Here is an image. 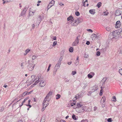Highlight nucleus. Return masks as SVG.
<instances>
[{
  "mask_svg": "<svg viewBox=\"0 0 122 122\" xmlns=\"http://www.w3.org/2000/svg\"><path fill=\"white\" fill-rule=\"evenodd\" d=\"M72 118L74 120H77L76 118V116L74 115H73L72 116Z\"/></svg>",
  "mask_w": 122,
  "mask_h": 122,
  "instance_id": "nucleus-31",
  "label": "nucleus"
},
{
  "mask_svg": "<svg viewBox=\"0 0 122 122\" xmlns=\"http://www.w3.org/2000/svg\"><path fill=\"white\" fill-rule=\"evenodd\" d=\"M106 28L107 30L108 31H109L111 29V28L109 27H107Z\"/></svg>",
  "mask_w": 122,
  "mask_h": 122,
  "instance_id": "nucleus-32",
  "label": "nucleus"
},
{
  "mask_svg": "<svg viewBox=\"0 0 122 122\" xmlns=\"http://www.w3.org/2000/svg\"><path fill=\"white\" fill-rule=\"evenodd\" d=\"M107 121L108 122H111L112 121V119L111 118H109L107 119Z\"/></svg>",
  "mask_w": 122,
  "mask_h": 122,
  "instance_id": "nucleus-38",
  "label": "nucleus"
},
{
  "mask_svg": "<svg viewBox=\"0 0 122 122\" xmlns=\"http://www.w3.org/2000/svg\"><path fill=\"white\" fill-rule=\"evenodd\" d=\"M42 18H43V17L41 16H41L40 15H39L38 17V18L39 19V20L38 19H37V22L36 23V24H37L38 25L40 23V22L41 21V20Z\"/></svg>",
  "mask_w": 122,
  "mask_h": 122,
  "instance_id": "nucleus-7",
  "label": "nucleus"
},
{
  "mask_svg": "<svg viewBox=\"0 0 122 122\" xmlns=\"http://www.w3.org/2000/svg\"><path fill=\"white\" fill-rule=\"evenodd\" d=\"M77 107H81L82 106L81 105V104L80 103H78L77 104Z\"/></svg>",
  "mask_w": 122,
  "mask_h": 122,
  "instance_id": "nucleus-37",
  "label": "nucleus"
},
{
  "mask_svg": "<svg viewBox=\"0 0 122 122\" xmlns=\"http://www.w3.org/2000/svg\"><path fill=\"white\" fill-rule=\"evenodd\" d=\"M41 74H39L38 75L35 79H32L31 80V83H33V82L35 81V83L33 85H36L39 82V80L41 78Z\"/></svg>",
  "mask_w": 122,
  "mask_h": 122,
  "instance_id": "nucleus-2",
  "label": "nucleus"
},
{
  "mask_svg": "<svg viewBox=\"0 0 122 122\" xmlns=\"http://www.w3.org/2000/svg\"><path fill=\"white\" fill-rule=\"evenodd\" d=\"M56 99H58L60 98L61 97V96L60 94H58L56 95Z\"/></svg>",
  "mask_w": 122,
  "mask_h": 122,
  "instance_id": "nucleus-23",
  "label": "nucleus"
},
{
  "mask_svg": "<svg viewBox=\"0 0 122 122\" xmlns=\"http://www.w3.org/2000/svg\"><path fill=\"white\" fill-rule=\"evenodd\" d=\"M24 103H23V102H22L21 103V104H20V107H21L23 105V104Z\"/></svg>",
  "mask_w": 122,
  "mask_h": 122,
  "instance_id": "nucleus-60",
  "label": "nucleus"
},
{
  "mask_svg": "<svg viewBox=\"0 0 122 122\" xmlns=\"http://www.w3.org/2000/svg\"><path fill=\"white\" fill-rule=\"evenodd\" d=\"M65 121L63 120H60V122H65Z\"/></svg>",
  "mask_w": 122,
  "mask_h": 122,
  "instance_id": "nucleus-64",
  "label": "nucleus"
},
{
  "mask_svg": "<svg viewBox=\"0 0 122 122\" xmlns=\"http://www.w3.org/2000/svg\"><path fill=\"white\" fill-rule=\"evenodd\" d=\"M24 122V121H22L21 120H20L18 121V122Z\"/></svg>",
  "mask_w": 122,
  "mask_h": 122,
  "instance_id": "nucleus-58",
  "label": "nucleus"
},
{
  "mask_svg": "<svg viewBox=\"0 0 122 122\" xmlns=\"http://www.w3.org/2000/svg\"><path fill=\"white\" fill-rule=\"evenodd\" d=\"M71 25L73 26H77V24H75L74 22L73 23H72L71 24Z\"/></svg>",
  "mask_w": 122,
  "mask_h": 122,
  "instance_id": "nucleus-44",
  "label": "nucleus"
},
{
  "mask_svg": "<svg viewBox=\"0 0 122 122\" xmlns=\"http://www.w3.org/2000/svg\"><path fill=\"white\" fill-rule=\"evenodd\" d=\"M121 26V22L119 21H117L116 23L115 26L116 28H118L120 27Z\"/></svg>",
  "mask_w": 122,
  "mask_h": 122,
  "instance_id": "nucleus-10",
  "label": "nucleus"
},
{
  "mask_svg": "<svg viewBox=\"0 0 122 122\" xmlns=\"http://www.w3.org/2000/svg\"><path fill=\"white\" fill-rule=\"evenodd\" d=\"M95 73L94 72H91L87 75L88 78L89 79L92 78L93 76L95 75Z\"/></svg>",
  "mask_w": 122,
  "mask_h": 122,
  "instance_id": "nucleus-8",
  "label": "nucleus"
},
{
  "mask_svg": "<svg viewBox=\"0 0 122 122\" xmlns=\"http://www.w3.org/2000/svg\"><path fill=\"white\" fill-rule=\"evenodd\" d=\"M81 97V96L79 95V94H78L76 95L75 97L76 99L80 97Z\"/></svg>",
  "mask_w": 122,
  "mask_h": 122,
  "instance_id": "nucleus-35",
  "label": "nucleus"
},
{
  "mask_svg": "<svg viewBox=\"0 0 122 122\" xmlns=\"http://www.w3.org/2000/svg\"><path fill=\"white\" fill-rule=\"evenodd\" d=\"M29 99V97H27L26 98H25L24 100V101H23V103H24L27 100Z\"/></svg>",
  "mask_w": 122,
  "mask_h": 122,
  "instance_id": "nucleus-43",
  "label": "nucleus"
},
{
  "mask_svg": "<svg viewBox=\"0 0 122 122\" xmlns=\"http://www.w3.org/2000/svg\"><path fill=\"white\" fill-rule=\"evenodd\" d=\"M57 71V70H56L54 69V71H53V76H54L56 74V73Z\"/></svg>",
  "mask_w": 122,
  "mask_h": 122,
  "instance_id": "nucleus-40",
  "label": "nucleus"
},
{
  "mask_svg": "<svg viewBox=\"0 0 122 122\" xmlns=\"http://www.w3.org/2000/svg\"><path fill=\"white\" fill-rule=\"evenodd\" d=\"M95 10L93 9H91L89 10V12L90 14L94 15L96 13V12L95 11Z\"/></svg>",
  "mask_w": 122,
  "mask_h": 122,
  "instance_id": "nucleus-14",
  "label": "nucleus"
},
{
  "mask_svg": "<svg viewBox=\"0 0 122 122\" xmlns=\"http://www.w3.org/2000/svg\"><path fill=\"white\" fill-rule=\"evenodd\" d=\"M79 40L77 39V38L72 43V45L73 46H76L79 43Z\"/></svg>",
  "mask_w": 122,
  "mask_h": 122,
  "instance_id": "nucleus-6",
  "label": "nucleus"
},
{
  "mask_svg": "<svg viewBox=\"0 0 122 122\" xmlns=\"http://www.w3.org/2000/svg\"><path fill=\"white\" fill-rule=\"evenodd\" d=\"M62 51L63 52V54H62L61 55V56H60L59 60L58 62V63H60V64H61V61H62V59L63 58V51Z\"/></svg>",
  "mask_w": 122,
  "mask_h": 122,
  "instance_id": "nucleus-13",
  "label": "nucleus"
},
{
  "mask_svg": "<svg viewBox=\"0 0 122 122\" xmlns=\"http://www.w3.org/2000/svg\"><path fill=\"white\" fill-rule=\"evenodd\" d=\"M73 17L71 16H70L67 18V20L68 21H71L73 20Z\"/></svg>",
  "mask_w": 122,
  "mask_h": 122,
  "instance_id": "nucleus-18",
  "label": "nucleus"
},
{
  "mask_svg": "<svg viewBox=\"0 0 122 122\" xmlns=\"http://www.w3.org/2000/svg\"><path fill=\"white\" fill-rule=\"evenodd\" d=\"M74 22L75 23V24H77V25L79 23V22L78 21V20H76L74 21Z\"/></svg>",
  "mask_w": 122,
  "mask_h": 122,
  "instance_id": "nucleus-42",
  "label": "nucleus"
},
{
  "mask_svg": "<svg viewBox=\"0 0 122 122\" xmlns=\"http://www.w3.org/2000/svg\"><path fill=\"white\" fill-rule=\"evenodd\" d=\"M98 87L97 86H95L94 87H93V90H94V91H96L98 89Z\"/></svg>",
  "mask_w": 122,
  "mask_h": 122,
  "instance_id": "nucleus-36",
  "label": "nucleus"
},
{
  "mask_svg": "<svg viewBox=\"0 0 122 122\" xmlns=\"http://www.w3.org/2000/svg\"><path fill=\"white\" fill-rule=\"evenodd\" d=\"M81 37V36L80 35H79L78 36H77L76 37V39L77 38V39H78V40H79V39L78 38H80Z\"/></svg>",
  "mask_w": 122,
  "mask_h": 122,
  "instance_id": "nucleus-54",
  "label": "nucleus"
},
{
  "mask_svg": "<svg viewBox=\"0 0 122 122\" xmlns=\"http://www.w3.org/2000/svg\"><path fill=\"white\" fill-rule=\"evenodd\" d=\"M53 39L54 40H56V36H54L53 37Z\"/></svg>",
  "mask_w": 122,
  "mask_h": 122,
  "instance_id": "nucleus-63",
  "label": "nucleus"
},
{
  "mask_svg": "<svg viewBox=\"0 0 122 122\" xmlns=\"http://www.w3.org/2000/svg\"><path fill=\"white\" fill-rule=\"evenodd\" d=\"M96 54L97 56H99L100 54V52L98 51L97 52Z\"/></svg>",
  "mask_w": 122,
  "mask_h": 122,
  "instance_id": "nucleus-47",
  "label": "nucleus"
},
{
  "mask_svg": "<svg viewBox=\"0 0 122 122\" xmlns=\"http://www.w3.org/2000/svg\"><path fill=\"white\" fill-rule=\"evenodd\" d=\"M106 98L105 97V96H103L102 98L101 101V102L102 103H103L105 101Z\"/></svg>",
  "mask_w": 122,
  "mask_h": 122,
  "instance_id": "nucleus-16",
  "label": "nucleus"
},
{
  "mask_svg": "<svg viewBox=\"0 0 122 122\" xmlns=\"http://www.w3.org/2000/svg\"><path fill=\"white\" fill-rule=\"evenodd\" d=\"M36 76L35 75H33L31 76V78L32 79H35L34 78H35Z\"/></svg>",
  "mask_w": 122,
  "mask_h": 122,
  "instance_id": "nucleus-45",
  "label": "nucleus"
},
{
  "mask_svg": "<svg viewBox=\"0 0 122 122\" xmlns=\"http://www.w3.org/2000/svg\"><path fill=\"white\" fill-rule=\"evenodd\" d=\"M107 78L106 77H104L103 78L102 80V81L104 83L107 80Z\"/></svg>",
  "mask_w": 122,
  "mask_h": 122,
  "instance_id": "nucleus-29",
  "label": "nucleus"
},
{
  "mask_svg": "<svg viewBox=\"0 0 122 122\" xmlns=\"http://www.w3.org/2000/svg\"><path fill=\"white\" fill-rule=\"evenodd\" d=\"M38 56H37L36 55H33L32 56V60H34Z\"/></svg>",
  "mask_w": 122,
  "mask_h": 122,
  "instance_id": "nucleus-27",
  "label": "nucleus"
},
{
  "mask_svg": "<svg viewBox=\"0 0 122 122\" xmlns=\"http://www.w3.org/2000/svg\"><path fill=\"white\" fill-rule=\"evenodd\" d=\"M75 104L74 103H72L71 104V107H72L74 105H75Z\"/></svg>",
  "mask_w": 122,
  "mask_h": 122,
  "instance_id": "nucleus-59",
  "label": "nucleus"
},
{
  "mask_svg": "<svg viewBox=\"0 0 122 122\" xmlns=\"http://www.w3.org/2000/svg\"><path fill=\"white\" fill-rule=\"evenodd\" d=\"M26 106H29V108H30L31 107V106L30 105V104H28V105H26Z\"/></svg>",
  "mask_w": 122,
  "mask_h": 122,
  "instance_id": "nucleus-62",
  "label": "nucleus"
},
{
  "mask_svg": "<svg viewBox=\"0 0 122 122\" xmlns=\"http://www.w3.org/2000/svg\"><path fill=\"white\" fill-rule=\"evenodd\" d=\"M25 12L22 11L21 14L19 16H23V15H25Z\"/></svg>",
  "mask_w": 122,
  "mask_h": 122,
  "instance_id": "nucleus-22",
  "label": "nucleus"
},
{
  "mask_svg": "<svg viewBox=\"0 0 122 122\" xmlns=\"http://www.w3.org/2000/svg\"><path fill=\"white\" fill-rule=\"evenodd\" d=\"M49 104V102L47 99L45 98L42 103V105L43 106H46L47 107Z\"/></svg>",
  "mask_w": 122,
  "mask_h": 122,
  "instance_id": "nucleus-4",
  "label": "nucleus"
},
{
  "mask_svg": "<svg viewBox=\"0 0 122 122\" xmlns=\"http://www.w3.org/2000/svg\"><path fill=\"white\" fill-rule=\"evenodd\" d=\"M30 51V50L29 49H27L25 51V54H24V55H26Z\"/></svg>",
  "mask_w": 122,
  "mask_h": 122,
  "instance_id": "nucleus-26",
  "label": "nucleus"
},
{
  "mask_svg": "<svg viewBox=\"0 0 122 122\" xmlns=\"http://www.w3.org/2000/svg\"><path fill=\"white\" fill-rule=\"evenodd\" d=\"M85 3V2H84V0L82 1V3L83 4V6L84 7H85L86 6Z\"/></svg>",
  "mask_w": 122,
  "mask_h": 122,
  "instance_id": "nucleus-49",
  "label": "nucleus"
},
{
  "mask_svg": "<svg viewBox=\"0 0 122 122\" xmlns=\"http://www.w3.org/2000/svg\"><path fill=\"white\" fill-rule=\"evenodd\" d=\"M85 111V109L83 108H81L79 109V112L80 113L83 112Z\"/></svg>",
  "mask_w": 122,
  "mask_h": 122,
  "instance_id": "nucleus-20",
  "label": "nucleus"
},
{
  "mask_svg": "<svg viewBox=\"0 0 122 122\" xmlns=\"http://www.w3.org/2000/svg\"><path fill=\"white\" fill-rule=\"evenodd\" d=\"M35 66V64H29L27 66V68L29 71H32L33 70Z\"/></svg>",
  "mask_w": 122,
  "mask_h": 122,
  "instance_id": "nucleus-3",
  "label": "nucleus"
},
{
  "mask_svg": "<svg viewBox=\"0 0 122 122\" xmlns=\"http://www.w3.org/2000/svg\"><path fill=\"white\" fill-rule=\"evenodd\" d=\"M119 72L120 74L122 76V69H120L119 70Z\"/></svg>",
  "mask_w": 122,
  "mask_h": 122,
  "instance_id": "nucleus-34",
  "label": "nucleus"
},
{
  "mask_svg": "<svg viewBox=\"0 0 122 122\" xmlns=\"http://www.w3.org/2000/svg\"><path fill=\"white\" fill-rule=\"evenodd\" d=\"M121 14V11L118 10H116L115 13V16L120 15Z\"/></svg>",
  "mask_w": 122,
  "mask_h": 122,
  "instance_id": "nucleus-9",
  "label": "nucleus"
},
{
  "mask_svg": "<svg viewBox=\"0 0 122 122\" xmlns=\"http://www.w3.org/2000/svg\"><path fill=\"white\" fill-rule=\"evenodd\" d=\"M40 86L41 87L44 86L46 84V82H44V81L43 80H41V81L40 83H39Z\"/></svg>",
  "mask_w": 122,
  "mask_h": 122,
  "instance_id": "nucleus-11",
  "label": "nucleus"
},
{
  "mask_svg": "<svg viewBox=\"0 0 122 122\" xmlns=\"http://www.w3.org/2000/svg\"><path fill=\"white\" fill-rule=\"evenodd\" d=\"M71 63H72V62L71 61L70 62H68L67 64H68V65H70L71 64Z\"/></svg>",
  "mask_w": 122,
  "mask_h": 122,
  "instance_id": "nucleus-61",
  "label": "nucleus"
},
{
  "mask_svg": "<svg viewBox=\"0 0 122 122\" xmlns=\"http://www.w3.org/2000/svg\"><path fill=\"white\" fill-rule=\"evenodd\" d=\"M112 100L114 102H116V99L115 96H113L112 99Z\"/></svg>",
  "mask_w": 122,
  "mask_h": 122,
  "instance_id": "nucleus-25",
  "label": "nucleus"
},
{
  "mask_svg": "<svg viewBox=\"0 0 122 122\" xmlns=\"http://www.w3.org/2000/svg\"><path fill=\"white\" fill-rule=\"evenodd\" d=\"M75 15L77 16H79L80 15V13L78 11H76L75 12Z\"/></svg>",
  "mask_w": 122,
  "mask_h": 122,
  "instance_id": "nucleus-28",
  "label": "nucleus"
},
{
  "mask_svg": "<svg viewBox=\"0 0 122 122\" xmlns=\"http://www.w3.org/2000/svg\"><path fill=\"white\" fill-rule=\"evenodd\" d=\"M87 30L89 32H91V33H92V32H93L92 30H91V29H87Z\"/></svg>",
  "mask_w": 122,
  "mask_h": 122,
  "instance_id": "nucleus-53",
  "label": "nucleus"
},
{
  "mask_svg": "<svg viewBox=\"0 0 122 122\" xmlns=\"http://www.w3.org/2000/svg\"><path fill=\"white\" fill-rule=\"evenodd\" d=\"M27 10V8H26L25 7L23 11L26 12V11Z\"/></svg>",
  "mask_w": 122,
  "mask_h": 122,
  "instance_id": "nucleus-48",
  "label": "nucleus"
},
{
  "mask_svg": "<svg viewBox=\"0 0 122 122\" xmlns=\"http://www.w3.org/2000/svg\"><path fill=\"white\" fill-rule=\"evenodd\" d=\"M61 64L57 62V63L55 65L54 68V69L57 70L60 68Z\"/></svg>",
  "mask_w": 122,
  "mask_h": 122,
  "instance_id": "nucleus-12",
  "label": "nucleus"
},
{
  "mask_svg": "<svg viewBox=\"0 0 122 122\" xmlns=\"http://www.w3.org/2000/svg\"><path fill=\"white\" fill-rule=\"evenodd\" d=\"M104 14L105 15H107L108 13L106 11H105L104 12Z\"/></svg>",
  "mask_w": 122,
  "mask_h": 122,
  "instance_id": "nucleus-52",
  "label": "nucleus"
},
{
  "mask_svg": "<svg viewBox=\"0 0 122 122\" xmlns=\"http://www.w3.org/2000/svg\"><path fill=\"white\" fill-rule=\"evenodd\" d=\"M79 61L78 60H76L75 64L76 66H77L79 64Z\"/></svg>",
  "mask_w": 122,
  "mask_h": 122,
  "instance_id": "nucleus-30",
  "label": "nucleus"
},
{
  "mask_svg": "<svg viewBox=\"0 0 122 122\" xmlns=\"http://www.w3.org/2000/svg\"><path fill=\"white\" fill-rule=\"evenodd\" d=\"M57 42L56 41H54L53 42V44L52 45L53 46H54L56 45L57 44Z\"/></svg>",
  "mask_w": 122,
  "mask_h": 122,
  "instance_id": "nucleus-39",
  "label": "nucleus"
},
{
  "mask_svg": "<svg viewBox=\"0 0 122 122\" xmlns=\"http://www.w3.org/2000/svg\"><path fill=\"white\" fill-rule=\"evenodd\" d=\"M70 79H66L65 80V82H67L69 81Z\"/></svg>",
  "mask_w": 122,
  "mask_h": 122,
  "instance_id": "nucleus-51",
  "label": "nucleus"
},
{
  "mask_svg": "<svg viewBox=\"0 0 122 122\" xmlns=\"http://www.w3.org/2000/svg\"><path fill=\"white\" fill-rule=\"evenodd\" d=\"M35 10H34V11H30V12H29V13H32L33 14V15L34 14V13H35Z\"/></svg>",
  "mask_w": 122,
  "mask_h": 122,
  "instance_id": "nucleus-57",
  "label": "nucleus"
},
{
  "mask_svg": "<svg viewBox=\"0 0 122 122\" xmlns=\"http://www.w3.org/2000/svg\"><path fill=\"white\" fill-rule=\"evenodd\" d=\"M93 37H95V39H99V37L98 36H97L95 34H93Z\"/></svg>",
  "mask_w": 122,
  "mask_h": 122,
  "instance_id": "nucleus-19",
  "label": "nucleus"
},
{
  "mask_svg": "<svg viewBox=\"0 0 122 122\" xmlns=\"http://www.w3.org/2000/svg\"><path fill=\"white\" fill-rule=\"evenodd\" d=\"M52 93L50 92H49L47 95H46V97L45 98H46V99H48V97L52 94Z\"/></svg>",
  "mask_w": 122,
  "mask_h": 122,
  "instance_id": "nucleus-15",
  "label": "nucleus"
},
{
  "mask_svg": "<svg viewBox=\"0 0 122 122\" xmlns=\"http://www.w3.org/2000/svg\"><path fill=\"white\" fill-rule=\"evenodd\" d=\"M88 122V121L87 119H86L85 120L83 119L82 120V122Z\"/></svg>",
  "mask_w": 122,
  "mask_h": 122,
  "instance_id": "nucleus-50",
  "label": "nucleus"
},
{
  "mask_svg": "<svg viewBox=\"0 0 122 122\" xmlns=\"http://www.w3.org/2000/svg\"><path fill=\"white\" fill-rule=\"evenodd\" d=\"M101 2H100L98 3L97 5V7L98 8H99L101 6Z\"/></svg>",
  "mask_w": 122,
  "mask_h": 122,
  "instance_id": "nucleus-21",
  "label": "nucleus"
},
{
  "mask_svg": "<svg viewBox=\"0 0 122 122\" xmlns=\"http://www.w3.org/2000/svg\"><path fill=\"white\" fill-rule=\"evenodd\" d=\"M4 109V108L3 107H0V112H2L3 111Z\"/></svg>",
  "mask_w": 122,
  "mask_h": 122,
  "instance_id": "nucleus-33",
  "label": "nucleus"
},
{
  "mask_svg": "<svg viewBox=\"0 0 122 122\" xmlns=\"http://www.w3.org/2000/svg\"><path fill=\"white\" fill-rule=\"evenodd\" d=\"M73 47H71L69 48V52H73Z\"/></svg>",
  "mask_w": 122,
  "mask_h": 122,
  "instance_id": "nucleus-24",
  "label": "nucleus"
},
{
  "mask_svg": "<svg viewBox=\"0 0 122 122\" xmlns=\"http://www.w3.org/2000/svg\"><path fill=\"white\" fill-rule=\"evenodd\" d=\"M55 1L54 0H52L51 1L47 6V10H48L50 8L54 5L55 3Z\"/></svg>",
  "mask_w": 122,
  "mask_h": 122,
  "instance_id": "nucleus-5",
  "label": "nucleus"
},
{
  "mask_svg": "<svg viewBox=\"0 0 122 122\" xmlns=\"http://www.w3.org/2000/svg\"><path fill=\"white\" fill-rule=\"evenodd\" d=\"M76 73V71H72V74L73 75H75Z\"/></svg>",
  "mask_w": 122,
  "mask_h": 122,
  "instance_id": "nucleus-41",
  "label": "nucleus"
},
{
  "mask_svg": "<svg viewBox=\"0 0 122 122\" xmlns=\"http://www.w3.org/2000/svg\"><path fill=\"white\" fill-rule=\"evenodd\" d=\"M32 92V91H30V92H27V95H29V94H30L31 93V92Z\"/></svg>",
  "mask_w": 122,
  "mask_h": 122,
  "instance_id": "nucleus-55",
  "label": "nucleus"
},
{
  "mask_svg": "<svg viewBox=\"0 0 122 122\" xmlns=\"http://www.w3.org/2000/svg\"><path fill=\"white\" fill-rule=\"evenodd\" d=\"M122 30V29L120 28L117 30L114 31L112 33L113 37L112 38L117 39L119 38L120 36V33Z\"/></svg>",
  "mask_w": 122,
  "mask_h": 122,
  "instance_id": "nucleus-1",
  "label": "nucleus"
},
{
  "mask_svg": "<svg viewBox=\"0 0 122 122\" xmlns=\"http://www.w3.org/2000/svg\"><path fill=\"white\" fill-rule=\"evenodd\" d=\"M44 106H43V105H42L43 107L42 109V110L43 111L46 108V107H47L46 106H45V107Z\"/></svg>",
  "mask_w": 122,
  "mask_h": 122,
  "instance_id": "nucleus-46",
  "label": "nucleus"
},
{
  "mask_svg": "<svg viewBox=\"0 0 122 122\" xmlns=\"http://www.w3.org/2000/svg\"><path fill=\"white\" fill-rule=\"evenodd\" d=\"M27 91H25L24 92L23 94L21 95L20 96V97H21L25 96V95H27Z\"/></svg>",
  "mask_w": 122,
  "mask_h": 122,
  "instance_id": "nucleus-17",
  "label": "nucleus"
},
{
  "mask_svg": "<svg viewBox=\"0 0 122 122\" xmlns=\"http://www.w3.org/2000/svg\"><path fill=\"white\" fill-rule=\"evenodd\" d=\"M86 44L87 45H88L90 44V42L89 41H86Z\"/></svg>",
  "mask_w": 122,
  "mask_h": 122,
  "instance_id": "nucleus-56",
  "label": "nucleus"
}]
</instances>
